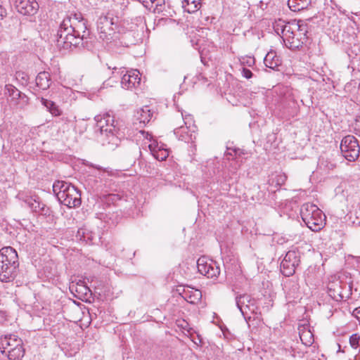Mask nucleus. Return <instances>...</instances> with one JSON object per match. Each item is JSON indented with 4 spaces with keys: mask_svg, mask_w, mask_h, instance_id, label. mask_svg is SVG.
<instances>
[{
    "mask_svg": "<svg viewBox=\"0 0 360 360\" xmlns=\"http://www.w3.org/2000/svg\"><path fill=\"white\" fill-rule=\"evenodd\" d=\"M96 131L100 133V139L103 146L108 147L110 150H114L120 143L123 133L120 131L118 121L109 113L103 115H97Z\"/></svg>",
    "mask_w": 360,
    "mask_h": 360,
    "instance_id": "f257e3e1",
    "label": "nucleus"
},
{
    "mask_svg": "<svg viewBox=\"0 0 360 360\" xmlns=\"http://www.w3.org/2000/svg\"><path fill=\"white\" fill-rule=\"evenodd\" d=\"M328 292L330 296L336 301H340L348 297L347 284L337 281L329 284Z\"/></svg>",
    "mask_w": 360,
    "mask_h": 360,
    "instance_id": "2eb2a0df",
    "label": "nucleus"
},
{
    "mask_svg": "<svg viewBox=\"0 0 360 360\" xmlns=\"http://www.w3.org/2000/svg\"><path fill=\"white\" fill-rule=\"evenodd\" d=\"M61 121L63 122L65 124L69 123L71 120L67 117V116H63L60 118Z\"/></svg>",
    "mask_w": 360,
    "mask_h": 360,
    "instance_id": "a18cd8bd",
    "label": "nucleus"
},
{
    "mask_svg": "<svg viewBox=\"0 0 360 360\" xmlns=\"http://www.w3.org/2000/svg\"><path fill=\"white\" fill-rule=\"evenodd\" d=\"M300 215L307 227L313 231H319L325 226L326 215L316 204H302Z\"/></svg>",
    "mask_w": 360,
    "mask_h": 360,
    "instance_id": "7ed1b4c3",
    "label": "nucleus"
},
{
    "mask_svg": "<svg viewBox=\"0 0 360 360\" xmlns=\"http://www.w3.org/2000/svg\"><path fill=\"white\" fill-rule=\"evenodd\" d=\"M117 75L122 76L121 85L126 89H132L139 85L141 82L140 73L137 70H131L125 71L124 69L117 72Z\"/></svg>",
    "mask_w": 360,
    "mask_h": 360,
    "instance_id": "ddd939ff",
    "label": "nucleus"
},
{
    "mask_svg": "<svg viewBox=\"0 0 360 360\" xmlns=\"http://www.w3.org/2000/svg\"><path fill=\"white\" fill-rule=\"evenodd\" d=\"M69 208H75L77 207V204L73 203L72 205L71 204H65Z\"/></svg>",
    "mask_w": 360,
    "mask_h": 360,
    "instance_id": "3c124183",
    "label": "nucleus"
},
{
    "mask_svg": "<svg viewBox=\"0 0 360 360\" xmlns=\"http://www.w3.org/2000/svg\"><path fill=\"white\" fill-rule=\"evenodd\" d=\"M36 84L42 90H46L51 85V76L47 72H39L36 77Z\"/></svg>",
    "mask_w": 360,
    "mask_h": 360,
    "instance_id": "6ab92c4d",
    "label": "nucleus"
},
{
    "mask_svg": "<svg viewBox=\"0 0 360 360\" xmlns=\"http://www.w3.org/2000/svg\"><path fill=\"white\" fill-rule=\"evenodd\" d=\"M153 116V112L151 111L150 106L145 105L139 109L136 112V120L143 126L148 123Z\"/></svg>",
    "mask_w": 360,
    "mask_h": 360,
    "instance_id": "a211bd4d",
    "label": "nucleus"
},
{
    "mask_svg": "<svg viewBox=\"0 0 360 360\" xmlns=\"http://www.w3.org/2000/svg\"><path fill=\"white\" fill-rule=\"evenodd\" d=\"M86 240H84V241L86 242V243L89 241L92 240V233L91 232L86 231Z\"/></svg>",
    "mask_w": 360,
    "mask_h": 360,
    "instance_id": "c03bdc74",
    "label": "nucleus"
},
{
    "mask_svg": "<svg viewBox=\"0 0 360 360\" xmlns=\"http://www.w3.org/2000/svg\"><path fill=\"white\" fill-rule=\"evenodd\" d=\"M318 166L321 169L329 172L336 167V164L330 158L321 157L319 158Z\"/></svg>",
    "mask_w": 360,
    "mask_h": 360,
    "instance_id": "a878e982",
    "label": "nucleus"
},
{
    "mask_svg": "<svg viewBox=\"0 0 360 360\" xmlns=\"http://www.w3.org/2000/svg\"><path fill=\"white\" fill-rule=\"evenodd\" d=\"M287 176L283 173H278L272 174L269 178L268 182L270 185L273 186L275 184L276 186H281L285 184L286 181Z\"/></svg>",
    "mask_w": 360,
    "mask_h": 360,
    "instance_id": "cd10ccee",
    "label": "nucleus"
},
{
    "mask_svg": "<svg viewBox=\"0 0 360 360\" xmlns=\"http://www.w3.org/2000/svg\"><path fill=\"white\" fill-rule=\"evenodd\" d=\"M233 148L227 147V150L224 154L226 159L230 160L235 158L234 153H233ZM234 149H236V148H234Z\"/></svg>",
    "mask_w": 360,
    "mask_h": 360,
    "instance_id": "58836bf2",
    "label": "nucleus"
},
{
    "mask_svg": "<svg viewBox=\"0 0 360 360\" xmlns=\"http://www.w3.org/2000/svg\"><path fill=\"white\" fill-rule=\"evenodd\" d=\"M236 303L246 321L250 320L251 319L250 314L255 313L257 309L255 300L252 299L249 295L243 294L236 296Z\"/></svg>",
    "mask_w": 360,
    "mask_h": 360,
    "instance_id": "f8f14e48",
    "label": "nucleus"
},
{
    "mask_svg": "<svg viewBox=\"0 0 360 360\" xmlns=\"http://www.w3.org/2000/svg\"><path fill=\"white\" fill-rule=\"evenodd\" d=\"M264 63L266 68L274 70L280 65V60L275 52L270 51L266 55Z\"/></svg>",
    "mask_w": 360,
    "mask_h": 360,
    "instance_id": "5701e85b",
    "label": "nucleus"
},
{
    "mask_svg": "<svg viewBox=\"0 0 360 360\" xmlns=\"http://www.w3.org/2000/svg\"><path fill=\"white\" fill-rule=\"evenodd\" d=\"M60 28L72 30V32L89 34L86 21L80 12H71L67 15L60 25Z\"/></svg>",
    "mask_w": 360,
    "mask_h": 360,
    "instance_id": "423d86ee",
    "label": "nucleus"
},
{
    "mask_svg": "<svg viewBox=\"0 0 360 360\" xmlns=\"http://www.w3.org/2000/svg\"><path fill=\"white\" fill-rule=\"evenodd\" d=\"M22 340L15 335H8L0 339L1 353L9 360H20L25 354Z\"/></svg>",
    "mask_w": 360,
    "mask_h": 360,
    "instance_id": "39448f33",
    "label": "nucleus"
},
{
    "mask_svg": "<svg viewBox=\"0 0 360 360\" xmlns=\"http://www.w3.org/2000/svg\"><path fill=\"white\" fill-rule=\"evenodd\" d=\"M29 207L35 212L43 214L44 210L45 204H28Z\"/></svg>",
    "mask_w": 360,
    "mask_h": 360,
    "instance_id": "f704fd0d",
    "label": "nucleus"
},
{
    "mask_svg": "<svg viewBox=\"0 0 360 360\" xmlns=\"http://www.w3.org/2000/svg\"><path fill=\"white\" fill-rule=\"evenodd\" d=\"M165 4V0H156L154 4V7L152 8L155 13H160L162 11V6Z\"/></svg>",
    "mask_w": 360,
    "mask_h": 360,
    "instance_id": "c9c22d12",
    "label": "nucleus"
},
{
    "mask_svg": "<svg viewBox=\"0 0 360 360\" xmlns=\"http://www.w3.org/2000/svg\"><path fill=\"white\" fill-rule=\"evenodd\" d=\"M338 347H339L338 352H340V345L338 344Z\"/></svg>",
    "mask_w": 360,
    "mask_h": 360,
    "instance_id": "5fc2aeb1",
    "label": "nucleus"
},
{
    "mask_svg": "<svg viewBox=\"0 0 360 360\" xmlns=\"http://www.w3.org/2000/svg\"><path fill=\"white\" fill-rule=\"evenodd\" d=\"M70 289L72 292L75 291L76 292L84 295H86L90 292V289L87 286L79 284V283L76 285H72L70 287Z\"/></svg>",
    "mask_w": 360,
    "mask_h": 360,
    "instance_id": "7c9ffc66",
    "label": "nucleus"
},
{
    "mask_svg": "<svg viewBox=\"0 0 360 360\" xmlns=\"http://www.w3.org/2000/svg\"><path fill=\"white\" fill-rule=\"evenodd\" d=\"M352 314L360 321V306L355 308Z\"/></svg>",
    "mask_w": 360,
    "mask_h": 360,
    "instance_id": "79ce46f5",
    "label": "nucleus"
},
{
    "mask_svg": "<svg viewBox=\"0 0 360 360\" xmlns=\"http://www.w3.org/2000/svg\"><path fill=\"white\" fill-rule=\"evenodd\" d=\"M198 340H199V344H200L202 342V340L200 338L199 335H198Z\"/></svg>",
    "mask_w": 360,
    "mask_h": 360,
    "instance_id": "603ef678",
    "label": "nucleus"
},
{
    "mask_svg": "<svg viewBox=\"0 0 360 360\" xmlns=\"http://www.w3.org/2000/svg\"><path fill=\"white\" fill-rule=\"evenodd\" d=\"M164 154H162L161 155L157 154V155H154L155 158L159 160H164L166 159V158L167 157L168 154L166 151H164L163 152Z\"/></svg>",
    "mask_w": 360,
    "mask_h": 360,
    "instance_id": "37998d69",
    "label": "nucleus"
},
{
    "mask_svg": "<svg viewBox=\"0 0 360 360\" xmlns=\"http://www.w3.org/2000/svg\"><path fill=\"white\" fill-rule=\"evenodd\" d=\"M41 102L49 112L53 116H59L61 114V111L58 106L52 101L41 98Z\"/></svg>",
    "mask_w": 360,
    "mask_h": 360,
    "instance_id": "393cba45",
    "label": "nucleus"
},
{
    "mask_svg": "<svg viewBox=\"0 0 360 360\" xmlns=\"http://www.w3.org/2000/svg\"><path fill=\"white\" fill-rule=\"evenodd\" d=\"M233 153H234L235 158L237 159L244 155L245 153L243 150L240 148L233 149Z\"/></svg>",
    "mask_w": 360,
    "mask_h": 360,
    "instance_id": "a19ab883",
    "label": "nucleus"
},
{
    "mask_svg": "<svg viewBox=\"0 0 360 360\" xmlns=\"http://www.w3.org/2000/svg\"><path fill=\"white\" fill-rule=\"evenodd\" d=\"M74 186H71L70 184L62 181H56L53 185V191L56 194V198H58V194H59V192L66 191L68 188H70L73 187Z\"/></svg>",
    "mask_w": 360,
    "mask_h": 360,
    "instance_id": "c85d7f7f",
    "label": "nucleus"
},
{
    "mask_svg": "<svg viewBox=\"0 0 360 360\" xmlns=\"http://www.w3.org/2000/svg\"><path fill=\"white\" fill-rule=\"evenodd\" d=\"M254 61H255L254 58H249L248 59V60H247V62H246V63H247L249 65H251V64H253V63H254Z\"/></svg>",
    "mask_w": 360,
    "mask_h": 360,
    "instance_id": "09e8293b",
    "label": "nucleus"
},
{
    "mask_svg": "<svg viewBox=\"0 0 360 360\" xmlns=\"http://www.w3.org/2000/svg\"><path fill=\"white\" fill-rule=\"evenodd\" d=\"M181 117H183V115L181 114ZM188 117L184 118L182 117V120H180L179 123H177L176 127L174 129V134L179 137V139L187 141V135L184 134H186V130L188 129V127L183 126L181 122H183L184 124L187 125L188 124Z\"/></svg>",
    "mask_w": 360,
    "mask_h": 360,
    "instance_id": "4be33fe9",
    "label": "nucleus"
},
{
    "mask_svg": "<svg viewBox=\"0 0 360 360\" xmlns=\"http://www.w3.org/2000/svg\"><path fill=\"white\" fill-rule=\"evenodd\" d=\"M300 22V21L296 22L295 20L288 22H283L282 24L278 23L275 29L277 32L281 30L282 37L284 40H287L291 46L298 47L300 44L295 41V32L296 29H299Z\"/></svg>",
    "mask_w": 360,
    "mask_h": 360,
    "instance_id": "9b49d317",
    "label": "nucleus"
},
{
    "mask_svg": "<svg viewBox=\"0 0 360 360\" xmlns=\"http://www.w3.org/2000/svg\"><path fill=\"white\" fill-rule=\"evenodd\" d=\"M241 72L242 75L246 79H250L253 75L252 72L246 68H243Z\"/></svg>",
    "mask_w": 360,
    "mask_h": 360,
    "instance_id": "ea45409f",
    "label": "nucleus"
},
{
    "mask_svg": "<svg viewBox=\"0 0 360 360\" xmlns=\"http://www.w3.org/2000/svg\"><path fill=\"white\" fill-rule=\"evenodd\" d=\"M86 34L72 32V30L59 27L57 32L56 46L63 53L71 51L73 48L84 46Z\"/></svg>",
    "mask_w": 360,
    "mask_h": 360,
    "instance_id": "20e7f679",
    "label": "nucleus"
},
{
    "mask_svg": "<svg viewBox=\"0 0 360 360\" xmlns=\"http://www.w3.org/2000/svg\"><path fill=\"white\" fill-rule=\"evenodd\" d=\"M150 6L148 7L149 9H152L154 7V4L155 3L156 0H148Z\"/></svg>",
    "mask_w": 360,
    "mask_h": 360,
    "instance_id": "de8ad7c7",
    "label": "nucleus"
},
{
    "mask_svg": "<svg viewBox=\"0 0 360 360\" xmlns=\"http://www.w3.org/2000/svg\"><path fill=\"white\" fill-rule=\"evenodd\" d=\"M301 253L297 248L290 250L281 263V271L285 276H291L300 264Z\"/></svg>",
    "mask_w": 360,
    "mask_h": 360,
    "instance_id": "0eeeda50",
    "label": "nucleus"
},
{
    "mask_svg": "<svg viewBox=\"0 0 360 360\" xmlns=\"http://www.w3.org/2000/svg\"><path fill=\"white\" fill-rule=\"evenodd\" d=\"M6 14V11H4L1 8H0V15L1 18H3Z\"/></svg>",
    "mask_w": 360,
    "mask_h": 360,
    "instance_id": "8fccbe9b",
    "label": "nucleus"
},
{
    "mask_svg": "<svg viewBox=\"0 0 360 360\" xmlns=\"http://www.w3.org/2000/svg\"><path fill=\"white\" fill-rule=\"evenodd\" d=\"M349 345L354 349L358 348L360 346V334H352L349 337Z\"/></svg>",
    "mask_w": 360,
    "mask_h": 360,
    "instance_id": "2f4dec72",
    "label": "nucleus"
},
{
    "mask_svg": "<svg viewBox=\"0 0 360 360\" xmlns=\"http://www.w3.org/2000/svg\"><path fill=\"white\" fill-rule=\"evenodd\" d=\"M140 2L142 3V4L146 7L148 8L150 6L148 0H139Z\"/></svg>",
    "mask_w": 360,
    "mask_h": 360,
    "instance_id": "49530a36",
    "label": "nucleus"
},
{
    "mask_svg": "<svg viewBox=\"0 0 360 360\" xmlns=\"http://www.w3.org/2000/svg\"><path fill=\"white\" fill-rule=\"evenodd\" d=\"M340 150L348 161H355L359 156L360 147L357 139L352 135L345 136L340 143Z\"/></svg>",
    "mask_w": 360,
    "mask_h": 360,
    "instance_id": "6e6552de",
    "label": "nucleus"
},
{
    "mask_svg": "<svg viewBox=\"0 0 360 360\" xmlns=\"http://www.w3.org/2000/svg\"><path fill=\"white\" fill-rule=\"evenodd\" d=\"M198 272L208 278H214L220 274L219 264L214 260L205 256L200 257L197 261Z\"/></svg>",
    "mask_w": 360,
    "mask_h": 360,
    "instance_id": "1a4fd4ad",
    "label": "nucleus"
},
{
    "mask_svg": "<svg viewBox=\"0 0 360 360\" xmlns=\"http://www.w3.org/2000/svg\"><path fill=\"white\" fill-rule=\"evenodd\" d=\"M300 338L302 342L306 346H310L314 342V335L309 330H306L304 328L300 330Z\"/></svg>",
    "mask_w": 360,
    "mask_h": 360,
    "instance_id": "bb28decb",
    "label": "nucleus"
},
{
    "mask_svg": "<svg viewBox=\"0 0 360 360\" xmlns=\"http://www.w3.org/2000/svg\"><path fill=\"white\" fill-rule=\"evenodd\" d=\"M183 297L191 304H195L199 302L202 297L201 291L198 290H185L183 291Z\"/></svg>",
    "mask_w": 360,
    "mask_h": 360,
    "instance_id": "412c9836",
    "label": "nucleus"
},
{
    "mask_svg": "<svg viewBox=\"0 0 360 360\" xmlns=\"http://www.w3.org/2000/svg\"><path fill=\"white\" fill-rule=\"evenodd\" d=\"M200 0H183L182 7L184 11L188 13H193L200 8Z\"/></svg>",
    "mask_w": 360,
    "mask_h": 360,
    "instance_id": "b1692460",
    "label": "nucleus"
},
{
    "mask_svg": "<svg viewBox=\"0 0 360 360\" xmlns=\"http://www.w3.org/2000/svg\"><path fill=\"white\" fill-rule=\"evenodd\" d=\"M116 27L114 18L111 16L102 15L97 21V28L100 33V38L106 41L112 39Z\"/></svg>",
    "mask_w": 360,
    "mask_h": 360,
    "instance_id": "9d476101",
    "label": "nucleus"
},
{
    "mask_svg": "<svg viewBox=\"0 0 360 360\" xmlns=\"http://www.w3.org/2000/svg\"><path fill=\"white\" fill-rule=\"evenodd\" d=\"M193 342L196 344V345H198V343L195 341V340H193Z\"/></svg>",
    "mask_w": 360,
    "mask_h": 360,
    "instance_id": "6e6d98bb",
    "label": "nucleus"
},
{
    "mask_svg": "<svg viewBox=\"0 0 360 360\" xmlns=\"http://www.w3.org/2000/svg\"><path fill=\"white\" fill-rule=\"evenodd\" d=\"M307 32L306 26L300 24L299 29H296L295 32V37L297 38L299 44L300 42L304 44L306 41L307 39Z\"/></svg>",
    "mask_w": 360,
    "mask_h": 360,
    "instance_id": "c756f323",
    "label": "nucleus"
},
{
    "mask_svg": "<svg viewBox=\"0 0 360 360\" xmlns=\"http://www.w3.org/2000/svg\"><path fill=\"white\" fill-rule=\"evenodd\" d=\"M4 94L8 97V100H10L11 105L14 106L20 105L22 108L28 101L27 96L12 84L5 85Z\"/></svg>",
    "mask_w": 360,
    "mask_h": 360,
    "instance_id": "4468645a",
    "label": "nucleus"
},
{
    "mask_svg": "<svg viewBox=\"0 0 360 360\" xmlns=\"http://www.w3.org/2000/svg\"><path fill=\"white\" fill-rule=\"evenodd\" d=\"M15 6L22 15H34L39 9V4L35 0H15Z\"/></svg>",
    "mask_w": 360,
    "mask_h": 360,
    "instance_id": "dca6fc26",
    "label": "nucleus"
},
{
    "mask_svg": "<svg viewBox=\"0 0 360 360\" xmlns=\"http://www.w3.org/2000/svg\"><path fill=\"white\" fill-rule=\"evenodd\" d=\"M0 316H4V313L3 311H0Z\"/></svg>",
    "mask_w": 360,
    "mask_h": 360,
    "instance_id": "864d4df0",
    "label": "nucleus"
},
{
    "mask_svg": "<svg viewBox=\"0 0 360 360\" xmlns=\"http://www.w3.org/2000/svg\"><path fill=\"white\" fill-rule=\"evenodd\" d=\"M105 200L107 202H116L120 200V198L117 194H109Z\"/></svg>",
    "mask_w": 360,
    "mask_h": 360,
    "instance_id": "4c0bfd02",
    "label": "nucleus"
},
{
    "mask_svg": "<svg viewBox=\"0 0 360 360\" xmlns=\"http://www.w3.org/2000/svg\"><path fill=\"white\" fill-rule=\"evenodd\" d=\"M342 41L349 45H352L354 44V33L350 34L349 32H344L342 33Z\"/></svg>",
    "mask_w": 360,
    "mask_h": 360,
    "instance_id": "473e14b6",
    "label": "nucleus"
},
{
    "mask_svg": "<svg viewBox=\"0 0 360 360\" xmlns=\"http://www.w3.org/2000/svg\"><path fill=\"white\" fill-rule=\"evenodd\" d=\"M311 0H288V6L294 12L306 9L311 4Z\"/></svg>",
    "mask_w": 360,
    "mask_h": 360,
    "instance_id": "aec40b11",
    "label": "nucleus"
},
{
    "mask_svg": "<svg viewBox=\"0 0 360 360\" xmlns=\"http://www.w3.org/2000/svg\"><path fill=\"white\" fill-rule=\"evenodd\" d=\"M19 266L17 252L12 247H4L0 250V281L8 283L17 275Z\"/></svg>",
    "mask_w": 360,
    "mask_h": 360,
    "instance_id": "f03ea898",
    "label": "nucleus"
},
{
    "mask_svg": "<svg viewBox=\"0 0 360 360\" xmlns=\"http://www.w3.org/2000/svg\"><path fill=\"white\" fill-rule=\"evenodd\" d=\"M58 200L59 202H81V194L75 187L68 188L65 192H59L58 194Z\"/></svg>",
    "mask_w": 360,
    "mask_h": 360,
    "instance_id": "f3484780",
    "label": "nucleus"
},
{
    "mask_svg": "<svg viewBox=\"0 0 360 360\" xmlns=\"http://www.w3.org/2000/svg\"><path fill=\"white\" fill-rule=\"evenodd\" d=\"M83 165H86V166H88V167H93V168H95L98 170H102L104 172H107L110 175H112V171L110 169V168L107 167V168H103L99 165H94L93 163H91L89 162V161L87 160H83V162H82Z\"/></svg>",
    "mask_w": 360,
    "mask_h": 360,
    "instance_id": "72a5a7b5",
    "label": "nucleus"
},
{
    "mask_svg": "<svg viewBox=\"0 0 360 360\" xmlns=\"http://www.w3.org/2000/svg\"><path fill=\"white\" fill-rule=\"evenodd\" d=\"M86 229H79L77 231V233L76 234V238L77 240L84 241L86 240Z\"/></svg>",
    "mask_w": 360,
    "mask_h": 360,
    "instance_id": "e433bc0d",
    "label": "nucleus"
}]
</instances>
